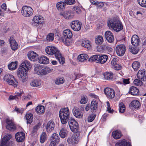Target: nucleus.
<instances>
[{"label":"nucleus","instance_id":"obj_1","mask_svg":"<svg viewBox=\"0 0 146 146\" xmlns=\"http://www.w3.org/2000/svg\"><path fill=\"white\" fill-rule=\"evenodd\" d=\"M31 67L30 62L27 60H25L21 63L17 70V75L19 79L23 82H24L27 81L28 77L27 71Z\"/></svg>","mask_w":146,"mask_h":146},{"label":"nucleus","instance_id":"obj_2","mask_svg":"<svg viewBox=\"0 0 146 146\" xmlns=\"http://www.w3.org/2000/svg\"><path fill=\"white\" fill-rule=\"evenodd\" d=\"M108 27L113 29L114 30L117 32L121 30L123 28L122 24L118 18L114 17L111 19L108 22Z\"/></svg>","mask_w":146,"mask_h":146},{"label":"nucleus","instance_id":"obj_3","mask_svg":"<svg viewBox=\"0 0 146 146\" xmlns=\"http://www.w3.org/2000/svg\"><path fill=\"white\" fill-rule=\"evenodd\" d=\"M59 115L61 123L63 124L66 123L70 118L68 108L67 107L61 108L59 111Z\"/></svg>","mask_w":146,"mask_h":146},{"label":"nucleus","instance_id":"obj_4","mask_svg":"<svg viewBox=\"0 0 146 146\" xmlns=\"http://www.w3.org/2000/svg\"><path fill=\"white\" fill-rule=\"evenodd\" d=\"M35 73L39 75L44 76L50 72L51 70L48 67H43L40 65H36L34 69Z\"/></svg>","mask_w":146,"mask_h":146},{"label":"nucleus","instance_id":"obj_5","mask_svg":"<svg viewBox=\"0 0 146 146\" xmlns=\"http://www.w3.org/2000/svg\"><path fill=\"white\" fill-rule=\"evenodd\" d=\"M3 79L8 84L15 87H17L18 85V81L13 75L9 74H6L4 76Z\"/></svg>","mask_w":146,"mask_h":146},{"label":"nucleus","instance_id":"obj_6","mask_svg":"<svg viewBox=\"0 0 146 146\" xmlns=\"http://www.w3.org/2000/svg\"><path fill=\"white\" fill-rule=\"evenodd\" d=\"M46 53L50 55H54L60 56V52L56 47L53 46H48L45 48Z\"/></svg>","mask_w":146,"mask_h":146},{"label":"nucleus","instance_id":"obj_7","mask_svg":"<svg viewBox=\"0 0 146 146\" xmlns=\"http://www.w3.org/2000/svg\"><path fill=\"white\" fill-rule=\"evenodd\" d=\"M68 125L71 131L73 132H76L78 130L79 125L78 123L72 118L68 121Z\"/></svg>","mask_w":146,"mask_h":146},{"label":"nucleus","instance_id":"obj_8","mask_svg":"<svg viewBox=\"0 0 146 146\" xmlns=\"http://www.w3.org/2000/svg\"><path fill=\"white\" fill-rule=\"evenodd\" d=\"M33 13V10L30 7L25 6L22 8L21 13L25 17H29L32 15Z\"/></svg>","mask_w":146,"mask_h":146},{"label":"nucleus","instance_id":"obj_9","mask_svg":"<svg viewBox=\"0 0 146 146\" xmlns=\"http://www.w3.org/2000/svg\"><path fill=\"white\" fill-rule=\"evenodd\" d=\"M5 122L7 124L6 127L7 129L11 131H13L16 129V125L12 120L7 118Z\"/></svg>","mask_w":146,"mask_h":146},{"label":"nucleus","instance_id":"obj_10","mask_svg":"<svg viewBox=\"0 0 146 146\" xmlns=\"http://www.w3.org/2000/svg\"><path fill=\"white\" fill-rule=\"evenodd\" d=\"M116 51L117 55L119 56H123L125 53L126 47L124 44H121L116 47Z\"/></svg>","mask_w":146,"mask_h":146},{"label":"nucleus","instance_id":"obj_11","mask_svg":"<svg viewBox=\"0 0 146 146\" xmlns=\"http://www.w3.org/2000/svg\"><path fill=\"white\" fill-rule=\"evenodd\" d=\"M82 23L77 20L72 21L71 23L72 29L75 31H78L81 29Z\"/></svg>","mask_w":146,"mask_h":146},{"label":"nucleus","instance_id":"obj_12","mask_svg":"<svg viewBox=\"0 0 146 146\" xmlns=\"http://www.w3.org/2000/svg\"><path fill=\"white\" fill-rule=\"evenodd\" d=\"M104 92L108 98L112 99L115 96V92L114 90L109 88H106L104 89Z\"/></svg>","mask_w":146,"mask_h":146},{"label":"nucleus","instance_id":"obj_13","mask_svg":"<svg viewBox=\"0 0 146 146\" xmlns=\"http://www.w3.org/2000/svg\"><path fill=\"white\" fill-rule=\"evenodd\" d=\"M137 78L140 80L143 81H146V73L145 72V70H141L138 71L137 74Z\"/></svg>","mask_w":146,"mask_h":146},{"label":"nucleus","instance_id":"obj_14","mask_svg":"<svg viewBox=\"0 0 146 146\" xmlns=\"http://www.w3.org/2000/svg\"><path fill=\"white\" fill-rule=\"evenodd\" d=\"M131 43L135 47L138 46L139 44L140 40L139 37L137 35H133L131 39Z\"/></svg>","mask_w":146,"mask_h":146},{"label":"nucleus","instance_id":"obj_15","mask_svg":"<svg viewBox=\"0 0 146 146\" xmlns=\"http://www.w3.org/2000/svg\"><path fill=\"white\" fill-rule=\"evenodd\" d=\"M105 36L107 40L110 43L112 42L114 40L113 36L110 31H107L105 33Z\"/></svg>","mask_w":146,"mask_h":146},{"label":"nucleus","instance_id":"obj_16","mask_svg":"<svg viewBox=\"0 0 146 146\" xmlns=\"http://www.w3.org/2000/svg\"><path fill=\"white\" fill-rule=\"evenodd\" d=\"M60 15L67 19H71L74 17L73 13L71 11H66L63 13H60Z\"/></svg>","mask_w":146,"mask_h":146},{"label":"nucleus","instance_id":"obj_17","mask_svg":"<svg viewBox=\"0 0 146 146\" xmlns=\"http://www.w3.org/2000/svg\"><path fill=\"white\" fill-rule=\"evenodd\" d=\"M72 112L74 115L78 118H81L83 116L82 112L79 110V108L76 107H74L72 110Z\"/></svg>","mask_w":146,"mask_h":146},{"label":"nucleus","instance_id":"obj_18","mask_svg":"<svg viewBox=\"0 0 146 146\" xmlns=\"http://www.w3.org/2000/svg\"><path fill=\"white\" fill-rule=\"evenodd\" d=\"M15 138L17 142H22L25 138V134L23 132H18L15 134Z\"/></svg>","mask_w":146,"mask_h":146},{"label":"nucleus","instance_id":"obj_19","mask_svg":"<svg viewBox=\"0 0 146 146\" xmlns=\"http://www.w3.org/2000/svg\"><path fill=\"white\" fill-rule=\"evenodd\" d=\"M28 57L30 60L34 61L38 58V55L35 52L31 51L29 52L27 54Z\"/></svg>","mask_w":146,"mask_h":146},{"label":"nucleus","instance_id":"obj_20","mask_svg":"<svg viewBox=\"0 0 146 146\" xmlns=\"http://www.w3.org/2000/svg\"><path fill=\"white\" fill-rule=\"evenodd\" d=\"M115 146H131V143L127 142L125 139L119 140L118 142L116 143Z\"/></svg>","mask_w":146,"mask_h":146},{"label":"nucleus","instance_id":"obj_21","mask_svg":"<svg viewBox=\"0 0 146 146\" xmlns=\"http://www.w3.org/2000/svg\"><path fill=\"white\" fill-rule=\"evenodd\" d=\"M55 123L52 121H50L47 123L46 130V131L48 133L50 132L53 130L55 127Z\"/></svg>","mask_w":146,"mask_h":146},{"label":"nucleus","instance_id":"obj_22","mask_svg":"<svg viewBox=\"0 0 146 146\" xmlns=\"http://www.w3.org/2000/svg\"><path fill=\"white\" fill-rule=\"evenodd\" d=\"M33 21L36 24H41L44 22L43 17L41 16H35L33 18Z\"/></svg>","mask_w":146,"mask_h":146},{"label":"nucleus","instance_id":"obj_23","mask_svg":"<svg viewBox=\"0 0 146 146\" xmlns=\"http://www.w3.org/2000/svg\"><path fill=\"white\" fill-rule=\"evenodd\" d=\"M12 136L10 134H7L2 139L1 141L0 144L4 145L7 146V143L8 141L11 138Z\"/></svg>","mask_w":146,"mask_h":146},{"label":"nucleus","instance_id":"obj_24","mask_svg":"<svg viewBox=\"0 0 146 146\" xmlns=\"http://www.w3.org/2000/svg\"><path fill=\"white\" fill-rule=\"evenodd\" d=\"M141 104L138 101L134 100L132 101L130 104L129 106L132 109L138 108L140 106Z\"/></svg>","mask_w":146,"mask_h":146},{"label":"nucleus","instance_id":"obj_25","mask_svg":"<svg viewBox=\"0 0 146 146\" xmlns=\"http://www.w3.org/2000/svg\"><path fill=\"white\" fill-rule=\"evenodd\" d=\"M98 103L95 100H93L91 103L90 109L91 111L92 112H96L98 109Z\"/></svg>","mask_w":146,"mask_h":146},{"label":"nucleus","instance_id":"obj_26","mask_svg":"<svg viewBox=\"0 0 146 146\" xmlns=\"http://www.w3.org/2000/svg\"><path fill=\"white\" fill-rule=\"evenodd\" d=\"M38 60L40 63L43 64H47L49 62V59L44 56L39 57Z\"/></svg>","mask_w":146,"mask_h":146},{"label":"nucleus","instance_id":"obj_27","mask_svg":"<svg viewBox=\"0 0 146 146\" xmlns=\"http://www.w3.org/2000/svg\"><path fill=\"white\" fill-rule=\"evenodd\" d=\"M9 42L11 49L13 50H16L18 47V44L16 41L13 40V38H11V37L9 40Z\"/></svg>","mask_w":146,"mask_h":146},{"label":"nucleus","instance_id":"obj_28","mask_svg":"<svg viewBox=\"0 0 146 146\" xmlns=\"http://www.w3.org/2000/svg\"><path fill=\"white\" fill-rule=\"evenodd\" d=\"M82 46L87 48L88 50H90L92 48L91 43L89 40H84L82 41L81 43Z\"/></svg>","mask_w":146,"mask_h":146},{"label":"nucleus","instance_id":"obj_29","mask_svg":"<svg viewBox=\"0 0 146 146\" xmlns=\"http://www.w3.org/2000/svg\"><path fill=\"white\" fill-rule=\"evenodd\" d=\"M139 92V90L138 89L134 86H132L130 88L129 92V93L133 95H137Z\"/></svg>","mask_w":146,"mask_h":146},{"label":"nucleus","instance_id":"obj_30","mask_svg":"<svg viewBox=\"0 0 146 146\" xmlns=\"http://www.w3.org/2000/svg\"><path fill=\"white\" fill-rule=\"evenodd\" d=\"M99 62H100L102 64H103L107 61L108 56L107 55L101 54L99 55Z\"/></svg>","mask_w":146,"mask_h":146},{"label":"nucleus","instance_id":"obj_31","mask_svg":"<svg viewBox=\"0 0 146 146\" xmlns=\"http://www.w3.org/2000/svg\"><path fill=\"white\" fill-rule=\"evenodd\" d=\"M112 134L113 138L116 139L120 138L122 135L121 131L118 130L113 131Z\"/></svg>","mask_w":146,"mask_h":146},{"label":"nucleus","instance_id":"obj_32","mask_svg":"<svg viewBox=\"0 0 146 146\" xmlns=\"http://www.w3.org/2000/svg\"><path fill=\"white\" fill-rule=\"evenodd\" d=\"M60 138L59 136L56 133H54L51 136L50 140L51 142H53L56 143H58L59 141Z\"/></svg>","mask_w":146,"mask_h":146},{"label":"nucleus","instance_id":"obj_33","mask_svg":"<svg viewBox=\"0 0 146 146\" xmlns=\"http://www.w3.org/2000/svg\"><path fill=\"white\" fill-rule=\"evenodd\" d=\"M63 36L61 37L71 38L72 34L71 31L69 29L65 30L63 32Z\"/></svg>","mask_w":146,"mask_h":146},{"label":"nucleus","instance_id":"obj_34","mask_svg":"<svg viewBox=\"0 0 146 146\" xmlns=\"http://www.w3.org/2000/svg\"><path fill=\"white\" fill-rule=\"evenodd\" d=\"M88 58V56L87 54H83L79 55L77 59L80 62H83L87 60Z\"/></svg>","mask_w":146,"mask_h":146},{"label":"nucleus","instance_id":"obj_35","mask_svg":"<svg viewBox=\"0 0 146 146\" xmlns=\"http://www.w3.org/2000/svg\"><path fill=\"white\" fill-rule=\"evenodd\" d=\"M104 76L105 79L108 80H110L113 78V74L111 72H107L104 74Z\"/></svg>","mask_w":146,"mask_h":146},{"label":"nucleus","instance_id":"obj_36","mask_svg":"<svg viewBox=\"0 0 146 146\" xmlns=\"http://www.w3.org/2000/svg\"><path fill=\"white\" fill-rule=\"evenodd\" d=\"M25 117L27 120V123L31 124L33 121V114L30 113L26 114L25 116Z\"/></svg>","mask_w":146,"mask_h":146},{"label":"nucleus","instance_id":"obj_37","mask_svg":"<svg viewBox=\"0 0 146 146\" xmlns=\"http://www.w3.org/2000/svg\"><path fill=\"white\" fill-rule=\"evenodd\" d=\"M71 38L61 37L60 39L64 42V44L67 46H69L72 43V41L71 39Z\"/></svg>","mask_w":146,"mask_h":146},{"label":"nucleus","instance_id":"obj_38","mask_svg":"<svg viewBox=\"0 0 146 146\" xmlns=\"http://www.w3.org/2000/svg\"><path fill=\"white\" fill-rule=\"evenodd\" d=\"M17 63L18 62L17 61H16L15 62H11L8 66V68L11 70H15L17 68Z\"/></svg>","mask_w":146,"mask_h":146},{"label":"nucleus","instance_id":"obj_39","mask_svg":"<svg viewBox=\"0 0 146 146\" xmlns=\"http://www.w3.org/2000/svg\"><path fill=\"white\" fill-rule=\"evenodd\" d=\"M30 84L32 86L37 87L40 86L41 83L40 80L38 79H35L32 80Z\"/></svg>","mask_w":146,"mask_h":146},{"label":"nucleus","instance_id":"obj_40","mask_svg":"<svg viewBox=\"0 0 146 146\" xmlns=\"http://www.w3.org/2000/svg\"><path fill=\"white\" fill-rule=\"evenodd\" d=\"M66 4L63 2H58L56 4V7L58 10H62L65 8Z\"/></svg>","mask_w":146,"mask_h":146},{"label":"nucleus","instance_id":"obj_41","mask_svg":"<svg viewBox=\"0 0 146 146\" xmlns=\"http://www.w3.org/2000/svg\"><path fill=\"white\" fill-rule=\"evenodd\" d=\"M67 134L68 131L66 129L63 128L61 129L59 132V135L61 137L64 138L67 136Z\"/></svg>","mask_w":146,"mask_h":146},{"label":"nucleus","instance_id":"obj_42","mask_svg":"<svg viewBox=\"0 0 146 146\" xmlns=\"http://www.w3.org/2000/svg\"><path fill=\"white\" fill-rule=\"evenodd\" d=\"M134 47L132 46H129V50L133 54H137L139 51V48L137 47Z\"/></svg>","mask_w":146,"mask_h":146},{"label":"nucleus","instance_id":"obj_43","mask_svg":"<svg viewBox=\"0 0 146 146\" xmlns=\"http://www.w3.org/2000/svg\"><path fill=\"white\" fill-rule=\"evenodd\" d=\"M140 66V63L138 61L134 62L132 64L133 68L134 71H137L139 68Z\"/></svg>","mask_w":146,"mask_h":146},{"label":"nucleus","instance_id":"obj_44","mask_svg":"<svg viewBox=\"0 0 146 146\" xmlns=\"http://www.w3.org/2000/svg\"><path fill=\"white\" fill-rule=\"evenodd\" d=\"M36 110L39 114L43 113L44 111V107L43 106H38L36 107Z\"/></svg>","mask_w":146,"mask_h":146},{"label":"nucleus","instance_id":"obj_45","mask_svg":"<svg viewBox=\"0 0 146 146\" xmlns=\"http://www.w3.org/2000/svg\"><path fill=\"white\" fill-rule=\"evenodd\" d=\"M103 42V39L102 36L99 35L95 38V42L98 45H100Z\"/></svg>","mask_w":146,"mask_h":146},{"label":"nucleus","instance_id":"obj_46","mask_svg":"<svg viewBox=\"0 0 146 146\" xmlns=\"http://www.w3.org/2000/svg\"><path fill=\"white\" fill-rule=\"evenodd\" d=\"M47 135L45 132H42L40 137V141L41 143H43L47 139Z\"/></svg>","mask_w":146,"mask_h":146},{"label":"nucleus","instance_id":"obj_47","mask_svg":"<svg viewBox=\"0 0 146 146\" xmlns=\"http://www.w3.org/2000/svg\"><path fill=\"white\" fill-rule=\"evenodd\" d=\"M73 132L74 133L73 134L72 137L74 139V141H77V143H78L79 138L80 132L78 130H77V131Z\"/></svg>","mask_w":146,"mask_h":146},{"label":"nucleus","instance_id":"obj_48","mask_svg":"<svg viewBox=\"0 0 146 146\" xmlns=\"http://www.w3.org/2000/svg\"><path fill=\"white\" fill-rule=\"evenodd\" d=\"M101 47L103 50L106 51H107L109 52H112L113 49L111 47L108 46L107 45L103 44Z\"/></svg>","mask_w":146,"mask_h":146},{"label":"nucleus","instance_id":"obj_49","mask_svg":"<svg viewBox=\"0 0 146 146\" xmlns=\"http://www.w3.org/2000/svg\"><path fill=\"white\" fill-rule=\"evenodd\" d=\"M56 58L58 61L59 62L60 64H63L65 63V59L62 57L60 52V56L57 55L55 56Z\"/></svg>","mask_w":146,"mask_h":146},{"label":"nucleus","instance_id":"obj_50","mask_svg":"<svg viewBox=\"0 0 146 146\" xmlns=\"http://www.w3.org/2000/svg\"><path fill=\"white\" fill-rule=\"evenodd\" d=\"M99 55L98 54L93 55L90 57V60L91 61L95 62L97 63H99Z\"/></svg>","mask_w":146,"mask_h":146},{"label":"nucleus","instance_id":"obj_51","mask_svg":"<svg viewBox=\"0 0 146 146\" xmlns=\"http://www.w3.org/2000/svg\"><path fill=\"white\" fill-rule=\"evenodd\" d=\"M67 141L69 144L72 145H74L78 143L77 141H74V139L72 136L68 137L67 140Z\"/></svg>","mask_w":146,"mask_h":146},{"label":"nucleus","instance_id":"obj_52","mask_svg":"<svg viewBox=\"0 0 146 146\" xmlns=\"http://www.w3.org/2000/svg\"><path fill=\"white\" fill-rule=\"evenodd\" d=\"M119 111L120 113H122L124 112L125 110V106L123 102H121L119 104Z\"/></svg>","mask_w":146,"mask_h":146},{"label":"nucleus","instance_id":"obj_53","mask_svg":"<svg viewBox=\"0 0 146 146\" xmlns=\"http://www.w3.org/2000/svg\"><path fill=\"white\" fill-rule=\"evenodd\" d=\"M96 115V114L94 113L90 114L87 119L88 122H90L92 121L95 118Z\"/></svg>","mask_w":146,"mask_h":146},{"label":"nucleus","instance_id":"obj_54","mask_svg":"<svg viewBox=\"0 0 146 146\" xmlns=\"http://www.w3.org/2000/svg\"><path fill=\"white\" fill-rule=\"evenodd\" d=\"M64 79L63 77H58L55 80V83L57 84H60L64 83Z\"/></svg>","mask_w":146,"mask_h":146},{"label":"nucleus","instance_id":"obj_55","mask_svg":"<svg viewBox=\"0 0 146 146\" xmlns=\"http://www.w3.org/2000/svg\"><path fill=\"white\" fill-rule=\"evenodd\" d=\"M137 1L141 7H146V0H138Z\"/></svg>","mask_w":146,"mask_h":146},{"label":"nucleus","instance_id":"obj_56","mask_svg":"<svg viewBox=\"0 0 146 146\" xmlns=\"http://www.w3.org/2000/svg\"><path fill=\"white\" fill-rule=\"evenodd\" d=\"M54 35L52 33L48 34L46 37V39L48 41H52L54 39Z\"/></svg>","mask_w":146,"mask_h":146},{"label":"nucleus","instance_id":"obj_57","mask_svg":"<svg viewBox=\"0 0 146 146\" xmlns=\"http://www.w3.org/2000/svg\"><path fill=\"white\" fill-rule=\"evenodd\" d=\"M142 81L139 79H135L134 81V83L137 86H141L143 84Z\"/></svg>","mask_w":146,"mask_h":146},{"label":"nucleus","instance_id":"obj_58","mask_svg":"<svg viewBox=\"0 0 146 146\" xmlns=\"http://www.w3.org/2000/svg\"><path fill=\"white\" fill-rule=\"evenodd\" d=\"M87 97L84 96L82 97L80 102L82 104H84L87 102Z\"/></svg>","mask_w":146,"mask_h":146},{"label":"nucleus","instance_id":"obj_59","mask_svg":"<svg viewBox=\"0 0 146 146\" xmlns=\"http://www.w3.org/2000/svg\"><path fill=\"white\" fill-rule=\"evenodd\" d=\"M75 2V0H65L64 3L67 5H72Z\"/></svg>","mask_w":146,"mask_h":146},{"label":"nucleus","instance_id":"obj_60","mask_svg":"<svg viewBox=\"0 0 146 146\" xmlns=\"http://www.w3.org/2000/svg\"><path fill=\"white\" fill-rule=\"evenodd\" d=\"M112 68L114 69L117 70H120L121 68V66L118 64H117L114 65H112Z\"/></svg>","mask_w":146,"mask_h":146},{"label":"nucleus","instance_id":"obj_61","mask_svg":"<svg viewBox=\"0 0 146 146\" xmlns=\"http://www.w3.org/2000/svg\"><path fill=\"white\" fill-rule=\"evenodd\" d=\"M96 5L98 8H101L104 6V4L103 2H96Z\"/></svg>","mask_w":146,"mask_h":146},{"label":"nucleus","instance_id":"obj_62","mask_svg":"<svg viewBox=\"0 0 146 146\" xmlns=\"http://www.w3.org/2000/svg\"><path fill=\"white\" fill-rule=\"evenodd\" d=\"M118 59L115 58H114L111 61V65H114L117 64Z\"/></svg>","mask_w":146,"mask_h":146},{"label":"nucleus","instance_id":"obj_63","mask_svg":"<svg viewBox=\"0 0 146 146\" xmlns=\"http://www.w3.org/2000/svg\"><path fill=\"white\" fill-rule=\"evenodd\" d=\"M73 9L77 13H80L81 12V10L79 7H74Z\"/></svg>","mask_w":146,"mask_h":146},{"label":"nucleus","instance_id":"obj_64","mask_svg":"<svg viewBox=\"0 0 146 146\" xmlns=\"http://www.w3.org/2000/svg\"><path fill=\"white\" fill-rule=\"evenodd\" d=\"M16 111L17 113H21V114L23 112V110L22 109H19L17 108V107H15V109L14 110V111Z\"/></svg>","mask_w":146,"mask_h":146}]
</instances>
